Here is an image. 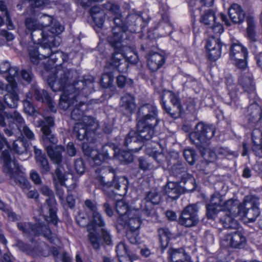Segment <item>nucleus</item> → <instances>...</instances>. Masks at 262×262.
Segmentation results:
<instances>
[{
	"label": "nucleus",
	"instance_id": "nucleus-1",
	"mask_svg": "<svg viewBox=\"0 0 262 262\" xmlns=\"http://www.w3.org/2000/svg\"><path fill=\"white\" fill-rule=\"evenodd\" d=\"M77 77V71L64 69L59 68L56 73L48 78V83L54 92L62 91L63 94L60 96L59 106L61 109L71 110L75 104L78 102L79 98L81 96L74 90H70L68 84L70 78Z\"/></svg>",
	"mask_w": 262,
	"mask_h": 262
},
{
	"label": "nucleus",
	"instance_id": "nucleus-2",
	"mask_svg": "<svg viewBox=\"0 0 262 262\" xmlns=\"http://www.w3.org/2000/svg\"><path fill=\"white\" fill-rule=\"evenodd\" d=\"M147 105L141 104L137 117V131L130 130L126 135L124 146L128 150L134 152L139 151L143 146V143L146 141L147 135Z\"/></svg>",
	"mask_w": 262,
	"mask_h": 262
},
{
	"label": "nucleus",
	"instance_id": "nucleus-3",
	"mask_svg": "<svg viewBox=\"0 0 262 262\" xmlns=\"http://www.w3.org/2000/svg\"><path fill=\"white\" fill-rule=\"evenodd\" d=\"M38 126L41 127V141L46 147L49 157L54 164L59 165L62 162L61 154L64 151V147L62 145H57L54 148L49 145L57 143V139L51 130V127L55 125L54 120L52 117L47 116L43 120L38 121Z\"/></svg>",
	"mask_w": 262,
	"mask_h": 262
},
{
	"label": "nucleus",
	"instance_id": "nucleus-4",
	"mask_svg": "<svg viewBox=\"0 0 262 262\" xmlns=\"http://www.w3.org/2000/svg\"><path fill=\"white\" fill-rule=\"evenodd\" d=\"M9 150H5L2 153L3 161V171L11 185H18L23 190H28L30 184L26 178L20 174V168L17 161L12 159Z\"/></svg>",
	"mask_w": 262,
	"mask_h": 262
},
{
	"label": "nucleus",
	"instance_id": "nucleus-5",
	"mask_svg": "<svg viewBox=\"0 0 262 262\" xmlns=\"http://www.w3.org/2000/svg\"><path fill=\"white\" fill-rule=\"evenodd\" d=\"M215 132L213 125L200 122L196 124L194 131L190 133L189 139L198 149L202 150L208 146V142L213 138Z\"/></svg>",
	"mask_w": 262,
	"mask_h": 262
},
{
	"label": "nucleus",
	"instance_id": "nucleus-6",
	"mask_svg": "<svg viewBox=\"0 0 262 262\" xmlns=\"http://www.w3.org/2000/svg\"><path fill=\"white\" fill-rule=\"evenodd\" d=\"M234 203V200L229 199L225 203V209L219 212L217 219L223 227L229 229H237L239 226L238 222L235 220L240 215V209Z\"/></svg>",
	"mask_w": 262,
	"mask_h": 262
},
{
	"label": "nucleus",
	"instance_id": "nucleus-7",
	"mask_svg": "<svg viewBox=\"0 0 262 262\" xmlns=\"http://www.w3.org/2000/svg\"><path fill=\"white\" fill-rule=\"evenodd\" d=\"M17 227L26 236L42 235L51 243H55L57 240L56 234L52 232L48 225L41 223L31 224L19 222L17 223Z\"/></svg>",
	"mask_w": 262,
	"mask_h": 262
},
{
	"label": "nucleus",
	"instance_id": "nucleus-8",
	"mask_svg": "<svg viewBox=\"0 0 262 262\" xmlns=\"http://www.w3.org/2000/svg\"><path fill=\"white\" fill-rule=\"evenodd\" d=\"M161 104L165 111L172 118L181 117L183 112L179 96L171 91L164 92L161 96Z\"/></svg>",
	"mask_w": 262,
	"mask_h": 262
},
{
	"label": "nucleus",
	"instance_id": "nucleus-9",
	"mask_svg": "<svg viewBox=\"0 0 262 262\" xmlns=\"http://www.w3.org/2000/svg\"><path fill=\"white\" fill-rule=\"evenodd\" d=\"M6 119L9 120L7 125H9L11 123L12 124L10 127L12 132V135H8L5 133L6 136L11 137L15 135V132L16 130L14 127V125H15L21 136L26 137L29 140H34L35 139L33 132L26 124L24 119L17 111L9 112Z\"/></svg>",
	"mask_w": 262,
	"mask_h": 262
},
{
	"label": "nucleus",
	"instance_id": "nucleus-10",
	"mask_svg": "<svg viewBox=\"0 0 262 262\" xmlns=\"http://www.w3.org/2000/svg\"><path fill=\"white\" fill-rule=\"evenodd\" d=\"M234 201L240 209V214L247 217L250 222H254L259 215L260 211L258 207L259 198L257 196L253 195H247L242 203H239L236 200H234Z\"/></svg>",
	"mask_w": 262,
	"mask_h": 262
},
{
	"label": "nucleus",
	"instance_id": "nucleus-11",
	"mask_svg": "<svg viewBox=\"0 0 262 262\" xmlns=\"http://www.w3.org/2000/svg\"><path fill=\"white\" fill-rule=\"evenodd\" d=\"M77 73V77L68 80L70 90H74L78 93L81 97H85L92 92L93 90V83L95 81L94 77L90 75L83 76L81 79H79V76Z\"/></svg>",
	"mask_w": 262,
	"mask_h": 262
},
{
	"label": "nucleus",
	"instance_id": "nucleus-12",
	"mask_svg": "<svg viewBox=\"0 0 262 262\" xmlns=\"http://www.w3.org/2000/svg\"><path fill=\"white\" fill-rule=\"evenodd\" d=\"M5 91L6 93L3 96L4 105L10 108H16L18 106L19 96L17 92V83L16 81L5 84L0 82V95Z\"/></svg>",
	"mask_w": 262,
	"mask_h": 262
},
{
	"label": "nucleus",
	"instance_id": "nucleus-13",
	"mask_svg": "<svg viewBox=\"0 0 262 262\" xmlns=\"http://www.w3.org/2000/svg\"><path fill=\"white\" fill-rule=\"evenodd\" d=\"M39 39L38 40H33V42L39 45L37 46V48L40 56H42V59L49 58L52 53V48L58 47L61 42L59 37H54L49 34L44 35Z\"/></svg>",
	"mask_w": 262,
	"mask_h": 262
},
{
	"label": "nucleus",
	"instance_id": "nucleus-14",
	"mask_svg": "<svg viewBox=\"0 0 262 262\" xmlns=\"http://www.w3.org/2000/svg\"><path fill=\"white\" fill-rule=\"evenodd\" d=\"M40 192L42 194L48 197L46 200V203L49 211V215L45 216V220L49 223H52L54 225L56 226L58 219L56 215L57 204L55 199L54 192L46 185L41 187Z\"/></svg>",
	"mask_w": 262,
	"mask_h": 262
},
{
	"label": "nucleus",
	"instance_id": "nucleus-15",
	"mask_svg": "<svg viewBox=\"0 0 262 262\" xmlns=\"http://www.w3.org/2000/svg\"><path fill=\"white\" fill-rule=\"evenodd\" d=\"M43 22L40 23L39 20L35 16L27 17L24 21L25 32L29 34L32 40H38L40 37L45 34H49L42 30Z\"/></svg>",
	"mask_w": 262,
	"mask_h": 262
},
{
	"label": "nucleus",
	"instance_id": "nucleus-16",
	"mask_svg": "<svg viewBox=\"0 0 262 262\" xmlns=\"http://www.w3.org/2000/svg\"><path fill=\"white\" fill-rule=\"evenodd\" d=\"M198 210L196 204L187 205L181 212L179 219V224L186 227L196 225L199 222Z\"/></svg>",
	"mask_w": 262,
	"mask_h": 262
},
{
	"label": "nucleus",
	"instance_id": "nucleus-17",
	"mask_svg": "<svg viewBox=\"0 0 262 262\" xmlns=\"http://www.w3.org/2000/svg\"><path fill=\"white\" fill-rule=\"evenodd\" d=\"M235 231L226 234L221 241V244L226 247L242 248L246 242L243 230L239 227Z\"/></svg>",
	"mask_w": 262,
	"mask_h": 262
},
{
	"label": "nucleus",
	"instance_id": "nucleus-18",
	"mask_svg": "<svg viewBox=\"0 0 262 262\" xmlns=\"http://www.w3.org/2000/svg\"><path fill=\"white\" fill-rule=\"evenodd\" d=\"M148 141L158 144L159 138V130L158 123L159 119L158 118L157 108L154 105L148 107Z\"/></svg>",
	"mask_w": 262,
	"mask_h": 262
},
{
	"label": "nucleus",
	"instance_id": "nucleus-19",
	"mask_svg": "<svg viewBox=\"0 0 262 262\" xmlns=\"http://www.w3.org/2000/svg\"><path fill=\"white\" fill-rule=\"evenodd\" d=\"M89 241L95 250H98L100 248V246L112 245L113 244L112 236L108 231L106 228H102L100 234L95 232H91L88 235Z\"/></svg>",
	"mask_w": 262,
	"mask_h": 262
},
{
	"label": "nucleus",
	"instance_id": "nucleus-20",
	"mask_svg": "<svg viewBox=\"0 0 262 262\" xmlns=\"http://www.w3.org/2000/svg\"><path fill=\"white\" fill-rule=\"evenodd\" d=\"M229 55L230 59L234 62L237 68L244 69L246 67L248 52L241 45L232 44L230 48Z\"/></svg>",
	"mask_w": 262,
	"mask_h": 262
},
{
	"label": "nucleus",
	"instance_id": "nucleus-21",
	"mask_svg": "<svg viewBox=\"0 0 262 262\" xmlns=\"http://www.w3.org/2000/svg\"><path fill=\"white\" fill-rule=\"evenodd\" d=\"M113 20L115 26L112 28L113 36L108 37V39L112 46H117L122 42L123 34L127 30V27L121 14L115 15Z\"/></svg>",
	"mask_w": 262,
	"mask_h": 262
},
{
	"label": "nucleus",
	"instance_id": "nucleus-22",
	"mask_svg": "<svg viewBox=\"0 0 262 262\" xmlns=\"http://www.w3.org/2000/svg\"><path fill=\"white\" fill-rule=\"evenodd\" d=\"M238 83L244 92L249 95L250 99L255 100L256 98L255 83L251 73H243L238 79Z\"/></svg>",
	"mask_w": 262,
	"mask_h": 262
},
{
	"label": "nucleus",
	"instance_id": "nucleus-23",
	"mask_svg": "<svg viewBox=\"0 0 262 262\" xmlns=\"http://www.w3.org/2000/svg\"><path fill=\"white\" fill-rule=\"evenodd\" d=\"M81 123H76L73 128V135L79 141L96 143L97 137L96 133L88 130Z\"/></svg>",
	"mask_w": 262,
	"mask_h": 262
},
{
	"label": "nucleus",
	"instance_id": "nucleus-24",
	"mask_svg": "<svg viewBox=\"0 0 262 262\" xmlns=\"http://www.w3.org/2000/svg\"><path fill=\"white\" fill-rule=\"evenodd\" d=\"M223 46L226 47V45L222 43L219 38L213 36L210 37L206 45L208 58L213 61L217 60L221 55Z\"/></svg>",
	"mask_w": 262,
	"mask_h": 262
},
{
	"label": "nucleus",
	"instance_id": "nucleus-25",
	"mask_svg": "<svg viewBox=\"0 0 262 262\" xmlns=\"http://www.w3.org/2000/svg\"><path fill=\"white\" fill-rule=\"evenodd\" d=\"M31 91L34 93V97L37 101L47 103L51 112H56V109L54 103L46 91L39 89L36 84L32 85Z\"/></svg>",
	"mask_w": 262,
	"mask_h": 262
},
{
	"label": "nucleus",
	"instance_id": "nucleus-26",
	"mask_svg": "<svg viewBox=\"0 0 262 262\" xmlns=\"http://www.w3.org/2000/svg\"><path fill=\"white\" fill-rule=\"evenodd\" d=\"M108 174L112 175L113 186L119 191L117 192V194L121 196L125 195L128 187L127 179L125 177H116L115 170L112 168H108Z\"/></svg>",
	"mask_w": 262,
	"mask_h": 262
},
{
	"label": "nucleus",
	"instance_id": "nucleus-27",
	"mask_svg": "<svg viewBox=\"0 0 262 262\" xmlns=\"http://www.w3.org/2000/svg\"><path fill=\"white\" fill-rule=\"evenodd\" d=\"M245 116L249 123L254 124L258 122L262 116L261 107L254 101L248 106Z\"/></svg>",
	"mask_w": 262,
	"mask_h": 262
},
{
	"label": "nucleus",
	"instance_id": "nucleus-28",
	"mask_svg": "<svg viewBox=\"0 0 262 262\" xmlns=\"http://www.w3.org/2000/svg\"><path fill=\"white\" fill-rule=\"evenodd\" d=\"M135 101V97L129 94H125L121 97L120 108L125 115H131L135 112L136 108Z\"/></svg>",
	"mask_w": 262,
	"mask_h": 262
},
{
	"label": "nucleus",
	"instance_id": "nucleus-29",
	"mask_svg": "<svg viewBox=\"0 0 262 262\" xmlns=\"http://www.w3.org/2000/svg\"><path fill=\"white\" fill-rule=\"evenodd\" d=\"M228 15L234 24H241L245 18V13L242 7L237 4H232L228 9Z\"/></svg>",
	"mask_w": 262,
	"mask_h": 262
},
{
	"label": "nucleus",
	"instance_id": "nucleus-30",
	"mask_svg": "<svg viewBox=\"0 0 262 262\" xmlns=\"http://www.w3.org/2000/svg\"><path fill=\"white\" fill-rule=\"evenodd\" d=\"M86 98L81 97L79 98L78 102H77L72 109L71 110V119L75 121H79L83 119L84 112L87 110V105L85 103Z\"/></svg>",
	"mask_w": 262,
	"mask_h": 262
},
{
	"label": "nucleus",
	"instance_id": "nucleus-31",
	"mask_svg": "<svg viewBox=\"0 0 262 262\" xmlns=\"http://www.w3.org/2000/svg\"><path fill=\"white\" fill-rule=\"evenodd\" d=\"M163 193L171 200H175L183 193V189L180 184L169 182L164 187Z\"/></svg>",
	"mask_w": 262,
	"mask_h": 262
},
{
	"label": "nucleus",
	"instance_id": "nucleus-32",
	"mask_svg": "<svg viewBox=\"0 0 262 262\" xmlns=\"http://www.w3.org/2000/svg\"><path fill=\"white\" fill-rule=\"evenodd\" d=\"M251 138L253 143L252 151L256 156L262 158V131L258 128L253 129Z\"/></svg>",
	"mask_w": 262,
	"mask_h": 262
},
{
	"label": "nucleus",
	"instance_id": "nucleus-33",
	"mask_svg": "<svg viewBox=\"0 0 262 262\" xmlns=\"http://www.w3.org/2000/svg\"><path fill=\"white\" fill-rule=\"evenodd\" d=\"M105 222L102 214L99 212L92 214V219L89 220L87 226V231L89 234L91 232H95L99 228H103Z\"/></svg>",
	"mask_w": 262,
	"mask_h": 262
},
{
	"label": "nucleus",
	"instance_id": "nucleus-34",
	"mask_svg": "<svg viewBox=\"0 0 262 262\" xmlns=\"http://www.w3.org/2000/svg\"><path fill=\"white\" fill-rule=\"evenodd\" d=\"M18 69L15 67H11L10 63L5 61L0 64V74H6V78L9 83L15 82L14 78L17 76Z\"/></svg>",
	"mask_w": 262,
	"mask_h": 262
},
{
	"label": "nucleus",
	"instance_id": "nucleus-35",
	"mask_svg": "<svg viewBox=\"0 0 262 262\" xmlns=\"http://www.w3.org/2000/svg\"><path fill=\"white\" fill-rule=\"evenodd\" d=\"M165 62V58L157 52L148 53V68L152 71L159 69Z\"/></svg>",
	"mask_w": 262,
	"mask_h": 262
},
{
	"label": "nucleus",
	"instance_id": "nucleus-36",
	"mask_svg": "<svg viewBox=\"0 0 262 262\" xmlns=\"http://www.w3.org/2000/svg\"><path fill=\"white\" fill-rule=\"evenodd\" d=\"M35 158L37 163L39 166L42 174H46L50 170V166L45 155L41 153L40 149L34 148Z\"/></svg>",
	"mask_w": 262,
	"mask_h": 262
},
{
	"label": "nucleus",
	"instance_id": "nucleus-37",
	"mask_svg": "<svg viewBox=\"0 0 262 262\" xmlns=\"http://www.w3.org/2000/svg\"><path fill=\"white\" fill-rule=\"evenodd\" d=\"M168 259L174 262H192L190 257L185 256L184 249L182 248L170 249L168 250Z\"/></svg>",
	"mask_w": 262,
	"mask_h": 262
},
{
	"label": "nucleus",
	"instance_id": "nucleus-38",
	"mask_svg": "<svg viewBox=\"0 0 262 262\" xmlns=\"http://www.w3.org/2000/svg\"><path fill=\"white\" fill-rule=\"evenodd\" d=\"M136 211L130 212L127 216L125 221V225L127 227V230H137L140 227L141 221L138 216L135 214Z\"/></svg>",
	"mask_w": 262,
	"mask_h": 262
},
{
	"label": "nucleus",
	"instance_id": "nucleus-39",
	"mask_svg": "<svg viewBox=\"0 0 262 262\" xmlns=\"http://www.w3.org/2000/svg\"><path fill=\"white\" fill-rule=\"evenodd\" d=\"M90 14L96 25L101 28L104 23V13L98 6H94L90 10Z\"/></svg>",
	"mask_w": 262,
	"mask_h": 262
},
{
	"label": "nucleus",
	"instance_id": "nucleus-40",
	"mask_svg": "<svg viewBox=\"0 0 262 262\" xmlns=\"http://www.w3.org/2000/svg\"><path fill=\"white\" fill-rule=\"evenodd\" d=\"M180 181V186L183 189V193L186 191H191L196 188L194 178L190 174H185Z\"/></svg>",
	"mask_w": 262,
	"mask_h": 262
},
{
	"label": "nucleus",
	"instance_id": "nucleus-41",
	"mask_svg": "<svg viewBox=\"0 0 262 262\" xmlns=\"http://www.w3.org/2000/svg\"><path fill=\"white\" fill-rule=\"evenodd\" d=\"M123 55L120 53H114L112 54L110 63L114 66L120 72H123L127 70V64L126 62L123 63Z\"/></svg>",
	"mask_w": 262,
	"mask_h": 262
},
{
	"label": "nucleus",
	"instance_id": "nucleus-42",
	"mask_svg": "<svg viewBox=\"0 0 262 262\" xmlns=\"http://www.w3.org/2000/svg\"><path fill=\"white\" fill-rule=\"evenodd\" d=\"M168 7L166 5L160 4V11L161 14L162 22H160L159 25H162L166 30L165 35H167L171 32V26L169 23V17L167 14Z\"/></svg>",
	"mask_w": 262,
	"mask_h": 262
},
{
	"label": "nucleus",
	"instance_id": "nucleus-43",
	"mask_svg": "<svg viewBox=\"0 0 262 262\" xmlns=\"http://www.w3.org/2000/svg\"><path fill=\"white\" fill-rule=\"evenodd\" d=\"M50 253L53 256L56 262H60V256L61 254L59 253L57 248L54 246L49 248L47 246H45L43 247L40 248L38 255L46 257L48 256Z\"/></svg>",
	"mask_w": 262,
	"mask_h": 262
},
{
	"label": "nucleus",
	"instance_id": "nucleus-44",
	"mask_svg": "<svg viewBox=\"0 0 262 262\" xmlns=\"http://www.w3.org/2000/svg\"><path fill=\"white\" fill-rule=\"evenodd\" d=\"M160 243L162 249H165L172 235L168 228H162L158 230Z\"/></svg>",
	"mask_w": 262,
	"mask_h": 262
},
{
	"label": "nucleus",
	"instance_id": "nucleus-45",
	"mask_svg": "<svg viewBox=\"0 0 262 262\" xmlns=\"http://www.w3.org/2000/svg\"><path fill=\"white\" fill-rule=\"evenodd\" d=\"M115 208L117 213L122 216L123 219H126L129 213L134 211L128 209V204L123 200L117 201Z\"/></svg>",
	"mask_w": 262,
	"mask_h": 262
},
{
	"label": "nucleus",
	"instance_id": "nucleus-46",
	"mask_svg": "<svg viewBox=\"0 0 262 262\" xmlns=\"http://www.w3.org/2000/svg\"><path fill=\"white\" fill-rule=\"evenodd\" d=\"M187 168L186 165L182 163H178L174 164L171 169V174L175 177L182 179L183 176L185 177V174H188L187 172Z\"/></svg>",
	"mask_w": 262,
	"mask_h": 262
},
{
	"label": "nucleus",
	"instance_id": "nucleus-47",
	"mask_svg": "<svg viewBox=\"0 0 262 262\" xmlns=\"http://www.w3.org/2000/svg\"><path fill=\"white\" fill-rule=\"evenodd\" d=\"M215 13L210 9L205 11L200 18V22L205 26L212 25L215 23Z\"/></svg>",
	"mask_w": 262,
	"mask_h": 262
},
{
	"label": "nucleus",
	"instance_id": "nucleus-48",
	"mask_svg": "<svg viewBox=\"0 0 262 262\" xmlns=\"http://www.w3.org/2000/svg\"><path fill=\"white\" fill-rule=\"evenodd\" d=\"M204 160L209 162H213L215 161L217 158V154L216 152L215 147L213 149H208L207 146H205L204 149L201 150L198 149Z\"/></svg>",
	"mask_w": 262,
	"mask_h": 262
},
{
	"label": "nucleus",
	"instance_id": "nucleus-49",
	"mask_svg": "<svg viewBox=\"0 0 262 262\" xmlns=\"http://www.w3.org/2000/svg\"><path fill=\"white\" fill-rule=\"evenodd\" d=\"M29 56L30 61L34 65H37L42 60V56H40V53L37 48V45L30 46L28 49Z\"/></svg>",
	"mask_w": 262,
	"mask_h": 262
},
{
	"label": "nucleus",
	"instance_id": "nucleus-50",
	"mask_svg": "<svg viewBox=\"0 0 262 262\" xmlns=\"http://www.w3.org/2000/svg\"><path fill=\"white\" fill-rule=\"evenodd\" d=\"M216 152L219 156L221 158H227L228 159L237 157L238 154L236 151L230 150L228 147L216 146Z\"/></svg>",
	"mask_w": 262,
	"mask_h": 262
},
{
	"label": "nucleus",
	"instance_id": "nucleus-51",
	"mask_svg": "<svg viewBox=\"0 0 262 262\" xmlns=\"http://www.w3.org/2000/svg\"><path fill=\"white\" fill-rule=\"evenodd\" d=\"M121 54L123 55V58L125 59V62H129L132 64L137 63L138 61V55L130 47H126L125 52Z\"/></svg>",
	"mask_w": 262,
	"mask_h": 262
},
{
	"label": "nucleus",
	"instance_id": "nucleus-52",
	"mask_svg": "<svg viewBox=\"0 0 262 262\" xmlns=\"http://www.w3.org/2000/svg\"><path fill=\"white\" fill-rule=\"evenodd\" d=\"M53 181L55 183L57 181L61 186L66 185L65 173L63 172L62 168L58 165L56 168L55 172L52 173Z\"/></svg>",
	"mask_w": 262,
	"mask_h": 262
},
{
	"label": "nucleus",
	"instance_id": "nucleus-53",
	"mask_svg": "<svg viewBox=\"0 0 262 262\" xmlns=\"http://www.w3.org/2000/svg\"><path fill=\"white\" fill-rule=\"evenodd\" d=\"M28 144L22 139H18L14 141L12 149L15 152L22 154L27 151Z\"/></svg>",
	"mask_w": 262,
	"mask_h": 262
},
{
	"label": "nucleus",
	"instance_id": "nucleus-54",
	"mask_svg": "<svg viewBox=\"0 0 262 262\" xmlns=\"http://www.w3.org/2000/svg\"><path fill=\"white\" fill-rule=\"evenodd\" d=\"M83 123H81L84 125V127H86L88 130L96 133V130L98 127V122L95 119L90 116H85L82 119Z\"/></svg>",
	"mask_w": 262,
	"mask_h": 262
},
{
	"label": "nucleus",
	"instance_id": "nucleus-55",
	"mask_svg": "<svg viewBox=\"0 0 262 262\" xmlns=\"http://www.w3.org/2000/svg\"><path fill=\"white\" fill-rule=\"evenodd\" d=\"M94 143H89L88 142H83L82 145V149L84 155L88 158L92 159L95 153H97V150L93 146Z\"/></svg>",
	"mask_w": 262,
	"mask_h": 262
},
{
	"label": "nucleus",
	"instance_id": "nucleus-56",
	"mask_svg": "<svg viewBox=\"0 0 262 262\" xmlns=\"http://www.w3.org/2000/svg\"><path fill=\"white\" fill-rule=\"evenodd\" d=\"M114 81V76L111 73L103 74L100 80L101 85L104 88H110Z\"/></svg>",
	"mask_w": 262,
	"mask_h": 262
},
{
	"label": "nucleus",
	"instance_id": "nucleus-57",
	"mask_svg": "<svg viewBox=\"0 0 262 262\" xmlns=\"http://www.w3.org/2000/svg\"><path fill=\"white\" fill-rule=\"evenodd\" d=\"M96 181L99 184V187L104 191L113 186V181H110L106 180L105 177L101 176H97L96 178Z\"/></svg>",
	"mask_w": 262,
	"mask_h": 262
},
{
	"label": "nucleus",
	"instance_id": "nucleus-58",
	"mask_svg": "<svg viewBox=\"0 0 262 262\" xmlns=\"http://www.w3.org/2000/svg\"><path fill=\"white\" fill-rule=\"evenodd\" d=\"M21 77L28 84H36L35 81V77L30 70H22L21 71Z\"/></svg>",
	"mask_w": 262,
	"mask_h": 262
},
{
	"label": "nucleus",
	"instance_id": "nucleus-59",
	"mask_svg": "<svg viewBox=\"0 0 262 262\" xmlns=\"http://www.w3.org/2000/svg\"><path fill=\"white\" fill-rule=\"evenodd\" d=\"M126 236L128 241L132 244H139L141 243L137 230H127Z\"/></svg>",
	"mask_w": 262,
	"mask_h": 262
},
{
	"label": "nucleus",
	"instance_id": "nucleus-60",
	"mask_svg": "<svg viewBox=\"0 0 262 262\" xmlns=\"http://www.w3.org/2000/svg\"><path fill=\"white\" fill-rule=\"evenodd\" d=\"M102 6L104 9L110 11L115 15L121 14L120 6L116 3L108 1L106 3L104 4Z\"/></svg>",
	"mask_w": 262,
	"mask_h": 262
},
{
	"label": "nucleus",
	"instance_id": "nucleus-61",
	"mask_svg": "<svg viewBox=\"0 0 262 262\" xmlns=\"http://www.w3.org/2000/svg\"><path fill=\"white\" fill-rule=\"evenodd\" d=\"M224 200L222 199V196L219 193H215L212 195L210 204L213 205L217 207L221 208L224 207L225 208V203Z\"/></svg>",
	"mask_w": 262,
	"mask_h": 262
},
{
	"label": "nucleus",
	"instance_id": "nucleus-62",
	"mask_svg": "<svg viewBox=\"0 0 262 262\" xmlns=\"http://www.w3.org/2000/svg\"><path fill=\"white\" fill-rule=\"evenodd\" d=\"M132 151L128 150H122L120 151L119 154L118 155V158L121 162L125 163H130L133 161V155Z\"/></svg>",
	"mask_w": 262,
	"mask_h": 262
},
{
	"label": "nucleus",
	"instance_id": "nucleus-63",
	"mask_svg": "<svg viewBox=\"0 0 262 262\" xmlns=\"http://www.w3.org/2000/svg\"><path fill=\"white\" fill-rule=\"evenodd\" d=\"M183 155L187 162L190 165H193L195 161L196 154L192 149H185L183 151Z\"/></svg>",
	"mask_w": 262,
	"mask_h": 262
},
{
	"label": "nucleus",
	"instance_id": "nucleus-64",
	"mask_svg": "<svg viewBox=\"0 0 262 262\" xmlns=\"http://www.w3.org/2000/svg\"><path fill=\"white\" fill-rule=\"evenodd\" d=\"M222 210H219L218 207L209 204L206 207V215L208 219H212L215 216L217 217V214Z\"/></svg>",
	"mask_w": 262,
	"mask_h": 262
}]
</instances>
